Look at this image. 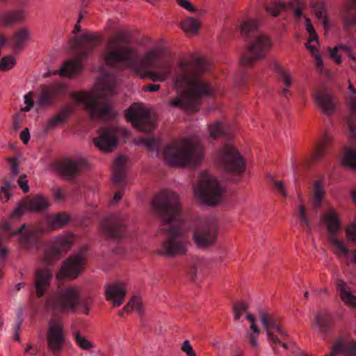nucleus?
Masks as SVG:
<instances>
[{
  "label": "nucleus",
  "instance_id": "774afa93",
  "mask_svg": "<svg viewBox=\"0 0 356 356\" xmlns=\"http://www.w3.org/2000/svg\"><path fill=\"white\" fill-rule=\"evenodd\" d=\"M255 334L254 333H248L246 337L251 346L256 348L259 346V342Z\"/></svg>",
  "mask_w": 356,
  "mask_h": 356
},
{
  "label": "nucleus",
  "instance_id": "6ab92c4d",
  "mask_svg": "<svg viewBox=\"0 0 356 356\" xmlns=\"http://www.w3.org/2000/svg\"><path fill=\"white\" fill-rule=\"evenodd\" d=\"M331 142L332 137L328 134V133L326 132L323 138L318 141L314 146L310 155V158L302 161L301 165H308L312 163H316L322 161L326 154L328 152ZM299 165H300V163L292 161V168L294 171L298 170Z\"/></svg>",
  "mask_w": 356,
  "mask_h": 356
},
{
  "label": "nucleus",
  "instance_id": "bb28decb",
  "mask_svg": "<svg viewBox=\"0 0 356 356\" xmlns=\"http://www.w3.org/2000/svg\"><path fill=\"white\" fill-rule=\"evenodd\" d=\"M294 3H291L287 5L286 3L281 2L278 0H272L270 4L266 6V11L272 15L273 16H278L281 10H286L289 6H293L294 3H296L297 7L293 8V13L297 17H300L302 15V1L301 0H294Z\"/></svg>",
  "mask_w": 356,
  "mask_h": 356
},
{
  "label": "nucleus",
  "instance_id": "a878e982",
  "mask_svg": "<svg viewBox=\"0 0 356 356\" xmlns=\"http://www.w3.org/2000/svg\"><path fill=\"white\" fill-rule=\"evenodd\" d=\"M127 291L122 283L115 282L105 286V295L108 300L111 301L115 306L122 304Z\"/></svg>",
  "mask_w": 356,
  "mask_h": 356
},
{
  "label": "nucleus",
  "instance_id": "49530a36",
  "mask_svg": "<svg viewBox=\"0 0 356 356\" xmlns=\"http://www.w3.org/2000/svg\"><path fill=\"white\" fill-rule=\"evenodd\" d=\"M132 309H136L140 314L143 313L142 303L138 297L131 298L123 308V311L127 313L130 312Z\"/></svg>",
  "mask_w": 356,
  "mask_h": 356
},
{
  "label": "nucleus",
  "instance_id": "6e6d98bb",
  "mask_svg": "<svg viewBox=\"0 0 356 356\" xmlns=\"http://www.w3.org/2000/svg\"><path fill=\"white\" fill-rule=\"evenodd\" d=\"M348 136L352 139H356V121L350 118L346 121Z\"/></svg>",
  "mask_w": 356,
  "mask_h": 356
},
{
  "label": "nucleus",
  "instance_id": "a19ab883",
  "mask_svg": "<svg viewBox=\"0 0 356 356\" xmlns=\"http://www.w3.org/2000/svg\"><path fill=\"white\" fill-rule=\"evenodd\" d=\"M181 28L187 33H195L200 28V23L193 17H189L181 24Z\"/></svg>",
  "mask_w": 356,
  "mask_h": 356
},
{
  "label": "nucleus",
  "instance_id": "f257e3e1",
  "mask_svg": "<svg viewBox=\"0 0 356 356\" xmlns=\"http://www.w3.org/2000/svg\"><path fill=\"white\" fill-rule=\"evenodd\" d=\"M152 207L161 220V231L165 234L158 254L174 257L186 254L191 245V222L181 216L179 195L170 190H162L154 195Z\"/></svg>",
  "mask_w": 356,
  "mask_h": 356
},
{
  "label": "nucleus",
  "instance_id": "5701e85b",
  "mask_svg": "<svg viewBox=\"0 0 356 356\" xmlns=\"http://www.w3.org/2000/svg\"><path fill=\"white\" fill-rule=\"evenodd\" d=\"M53 278L52 270L49 268H38L35 272L34 286L38 298L45 295Z\"/></svg>",
  "mask_w": 356,
  "mask_h": 356
},
{
  "label": "nucleus",
  "instance_id": "9b49d317",
  "mask_svg": "<svg viewBox=\"0 0 356 356\" xmlns=\"http://www.w3.org/2000/svg\"><path fill=\"white\" fill-rule=\"evenodd\" d=\"M218 156L221 167L225 171L237 175L245 172L246 165L243 156L231 145H225L218 152Z\"/></svg>",
  "mask_w": 356,
  "mask_h": 356
},
{
  "label": "nucleus",
  "instance_id": "13d9d810",
  "mask_svg": "<svg viewBox=\"0 0 356 356\" xmlns=\"http://www.w3.org/2000/svg\"><path fill=\"white\" fill-rule=\"evenodd\" d=\"M6 161L10 163V172L12 175L15 177L18 175L19 169L17 158L8 157L6 158Z\"/></svg>",
  "mask_w": 356,
  "mask_h": 356
},
{
  "label": "nucleus",
  "instance_id": "7ed1b4c3",
  "mask_svg": "<svg viewBox=\"0 0 356 356\" xmlns=\"http://www.w3.org/2000/svg\"><path fill=\"white\" fill-rule=\"evenodd\" d=\"M207 69V62L203 58L179 63L174 77V88L177 92L172 106L191 112L198 111L203 97L213 95V90L202 79Z\"/></svg>",
  "mask_w": 356,
  "mask_h": 356
},
{
  "label": "nucleus",
  "instance_id": "1a4fd4ad",
  "mask_svg": "<svg viewBox=\"0 0 356 356\" xmlns=\"http://www.w3.org/2000/svg\"><path fill=\"white\" fill-rule=\"evenodd\" d=\"M100 42V38L97 35L83 33L77 40L80 47L78 58L74 60L68 59V79H71L79 74L83 68L81 60L96 47Z\"/></svg>",
  "mask_w": 356,
  "mask_h": 356
},
{
  "label": "nucleus",
  "instance_id": "338daca9",
  "mask_svg": "<svg viewBox=\"0 0 356 356\" xmlns=\"http://www.w3.org/2000/svg\"><path fill=\"white\" fill-rule=\"evenodd\" d=\"M346 233L349 239L356 242V224H353L348 227Z\"/></svg>",
  "mask_w": 356,
  "mask_h": 356
},
{
  "label": "nucleus",
  "instance_id": "4d7b16f0",
  "mask_svg": "<svg viewBox=\"0 0 356 356\" xmlns=\"http://www.w3.org/2000/svg\"><path fill=\"white\" fill-rule=\"evenodd\" d=\"M33 94L32 92H28L24 97V102L26 106L20 109V112H28L34 105V101L33 99Z\"/></svg>",
  "mask_w": 356,
  "mask_h": 356
},
{
  "label": "nucleus",
  "instance_id": "dca6fc26",
  "mask_svg": "<svg viewBox=\"0 0 356 356\" xmlns=\"http://www.w3.org/2000/svg\"><path fill=\"white\" fill-rule=\"evenodd\" d=\"M92 302V298L81 294L77 286L68 285V312L88 314Z\"/></svg>",
  "mask_w": 356,
  "mask_h": 356
},
{
  "label": "nucleus",
  "instance_id": "a18cd8bd",
  "mask_svg": "<svg viewBox=\"0 0 356 356\" xmlns=\"http://www.w3.org/2000/svg\"><path fill=\"white\" fill-rule=\"evenodd\" d=\"M141 143L148 148L149 150L154 152L156 156H159L160 152V143L154 138H147L141 139Z\"/></svg>",
  "mask_w": 356,
  "mask_h": 356
},
{
  "label": "nucleus",
  "instance_id": "393cba45",
  "mask_svg": "<svg viewBox=\"0 0 356 356\" xmlns=\"http://www.w3.org/2000/svg\"><path fill=\"white\" fill-rule=\"evenodd\" d=\"M356 356V341L344 337H338L334 342L332 352L325 356Z\"/></svg>",
  "mask_w": 356,
  "mask_h": 356
},
{
  "label": "nucleus",
  "instance_id": "ea45409f",
  "mask_svg": "<svg viewBox=\"0 0 356 356\" xmlns=\"http://www.w3.org/2000/svg\"><path fill=\"white\" fill-rule=\"evenodd\" d=\"M51 170L64 179H67V158L50 164Z\"/></svg>",
  "mask_w": 356,
  "mask_h": 356
},
{
  "label": "nucleus",
  "instance_id": "e433bc0d",
  "mask_svg": "<svg viewBox=\"0 0 356 356\" xmlns=\"http://www.w3.org/2000/svg\"><path fill=\"white\" fill-rule=\"evenodd\" d=\"M324 195L325 190L323 181L322 180L316 181L313 186L312 200L314 207L316 209H318L321 207Z\"/></svg>",
  "mask_w": 356,
  "mask_h": 356
},
{
  "label": "nucleus",
  "instance_id": "cd10ccee",
  "mask_svg": "<svg viewBox=\"0 0 356 356\" xmlns=\"http://www.w3.org/2000/svg\"><path fill=\"white\" fill-rule=\"evenodd\" d=\"M41 225L42 223L39 224L35 229H29L22 232L23 229L26 227V225L23 224L18 229L11 232L10 236L13 237L21 234V236L19 239V243L23 245H27L29 243L31 239L34 238L38 234H44L47 232V230Z\"/></svg>",
  "mask_w": 356,
  "mask_h": 356
},
{
  "label": "nucleus",
  "instance_id": "7c9ffc66",
  "mask_svg": "<svg viewBox=\"0 0 356 356\" xmlns=\"http://www.w3.org/2000/svg\"><path fill=\"white\" fill-rule=\"evenodd\" d=\"M337 286L340 298L344 303L356 308V296L353 293L347 284L342 280H339Z\"/></svg>",
  "mask_w": 356,
  "mask_h": 356
},
{
  "label": "nucleus",
  "instance_id": "20e7f679",
  "mask_svg": "<svg viewBox=\"0 0 356 356\" xmlns=\"http://www.w3.org/2000/svg\"><path fill=\"white\" fill-rule=\"evenodd\" d=\"M119 78L114 72H106L100 69V79L95 90L92 93L70 92L68 99L84 106L92 120L112 118L115 113L112 109L109 98L117 94L115 88L119 83Z\"/></svg>",
  "mask_w": 356,
  "mask_h": 356
},
{
  "label": "nucleus",
  "instance_id": "f8f14e48",
  "mask_svg": "<svg viewBox=\"0 0 356 356\" xmlns=\"http://www.w3.org/2000/svg\"><path fill=\"white\" fill-rule=\"evenodd\" d=\"M65 342V324L58 316L51 317L48 323L47 344L48 349L54 355L63 350Z\"/></svg>",
  "mask_w": 356,
  "mask_h": 356
},
{
  "label": "nucleus",
  "instance_id": "79ce46f5",
  "mask_svg": "<svg viewBox=\"0 0 356 356\" xmlns=\"http://www.w3.org/2000/svg\"><path fill=\"white\" fill-rule=\"evenodd\" d=\"M274 69L275 72L277 74L279 79L284 82L286 88L289 87L291 83V76L290 73L277 63L274 64Z\"/></svg>",
  "mask_w": 356,
  "mask_h": 356
},
{
  "label": "nucleus",
  "instance_id": "4c0bfd02",
  "mask_svg": "<svg viewBox=\"0 0 356 356\" xmlns=\"http://www.w3.org/2000/svg\"><path fill=\"white\" fill-rule=\"evenodd\" d=\"M30 32L26 28H22L14 34L15 37V49L20 50L23 48L25 42L29 40Z\"/></svg>",
  "mask_w": 356,
  "mask_h": 356
},
{
  "label": "nucleus",
  "instance_id": "aec40b11",
  "mask_svg": "<svg viewBox=\"0 0 356 356\" xmlns=\"http://www.w3.org/2000/svg\"><path fill=\"white\" fill-rule=\"evenodd\" d=\"M66 90L67 85L63 81H55L49 86H42L38 104L42 107L51 106L55 99L65 94Z\"/></svg>",
  "mask_w": 356,
  "mask_h": 356
},
{
  "label": "nucleus",
  "instance_id": "72a5a7b5",
  "mask_svg": "<svg viewBox=\"0 0 356 356\" xmlns=\"http://www.w3.org/2000/svg\"><path fill=\"white\" fill-rule=\"evenodd\" d=\"M332 322V316L326 312L318 313L314 318V324L324 334H327L331 330Z\"/></svg>",
  "mask_w": 356,
  "mask_h": 356
},
{
  "label": "nucleus",
  "instance_id": "09e8293b",
  "mask_svg": "<svg viewBox=\"0 0 356 356\" xmlns=\"http://www.w3.org/2000/svg\"><path fill=\"white\" fill-rule=\"evenodd\" d=\"M296 216L301 226L309 228L310 222L306 214L305 207L303 205H300Z\"/></svg>",
  "mask_w": 356,
  "mask_h": 356
},
{
  "label": "nucleus",
  "instance_id": "b1692460",
  "mask_svg": "<svg viewBox=\"0 0 356 356\" xmlns=\"http://www.w3.org/2000/svg\"><path fill=\"white\" fill-rule=\"evenodd\" d=\"M313 99L317 106L326 115L332 114L337 106L334 97L326 90L322 89L314 92Z\"/></svg>",
  "mask_w": 356,
  "mask_h": 356
},
{
  "label": "nucleus",
  "instance_id": "4be33fe9",
  "mask_svg": "<svg viewBox=\"0 0 356 356\" xmlns=\"http://www.w3.org/2000/svg\"><path fill=\"white\" fill-rule=\"evenodd\" d=\"M87 248L84 246L68 257V280H74L83 272L87 261Z\"/></svg>",
  "mask_w": 356,
  "mask_h": 356
},
{
  "label": "nucleus",
  "instance_id": "f03ea898",
  "mask_svg": "<svg viewBox=\"0 0 356 356\" xmlns=\"http://www.w3.org/2000/svg\"><path fill=\"white\" fill-rule=\"evenodd\" d=\"M131 39L124 33H117L108 40L103 53L105 65L111 68L131 67L142 79L149 78L154 82H164L171 76L172 66L169 61L158 63L160 52H147L141 63L136 59L135 49L129 44Z\"/></svg>",
  "mask_w": 356,
  "mask_h": 356
},
{
  "label": "nucleus",
  "instance_id": "412c9836",
  "mask_svg": "<svg viewBox=\"0 0 356 356\" xmlns=\"http://www.w3.org/2000/svg\"><path fill=\"white\" fill-rule=\"evenodd\" d=\"M125 217L122 214L110 216L101 225L102 232L108 237L118 239L124 236Z\"/></svg>",
  "mask_w": 356,
  "mask_h": 356
},
{
  "label": "nucleus",
  "instance_id": "9d476101",
  "mask_svg": "<svg viewBox=\"0 0 356 356\" xmlns=\"http://www.w3.org/2000/svg\"><path fill=\"white\" fill-rule=\"evenodd\" d=\"M261 324L266 330V335L270 346L275 354H278V346L288 349V345L282 341L279 337H286L287 333L280 327L276 318L271 314L260 311L259 314Z\"/></svg>",
  "mask_w": 356,
  "mask_h": 356
},
{
  "label": "nucleus",
  "instance_id": "39448f33",
  "mask_svg": "<svg viewBox=\"0 0 356 356\" xmlns=\"http://www.w3.org/2000/svg\"><path fill=\"white\" fill-rule=\"evenodd\" d=\"M165 162L170 165L194 166L203 159V147L195 139L184 138L168 145L163 152Z\"/></svg>",
  "mask_w": 356,
  "mask_h": 356
},
{
  "label": "nucleus",
  "instance_id": "f704fd0d",
  "mask_svg": "<svg viewBox=\"0 0 356 356\" xmlns=\"http://www.w3.org/2000/svg\"><path fill=\"white\" fill-rule=\"evenodd\" d=\"M60 247H54L47 250L43 257V262L47 265L51 264L55 260L59 259L61 252L64 251L67 246V238H63L60 242Z\"/></svg>",
  "mask_w": 356,
  "mask_h": 356
},
{
  "label": "nucleus",
  "instance_id": "473e14b6",
  "mask_svg": "<svg viewBox=\"0 0 356 356\" xmlns=\"http://www.w3.org/2000/svg\"><path fill=\"white\" fill-rule=\"evenodd\" d=\"M1 25L8 26L24 21L25 15L22 10L9 11L0 15Z\"/></svg>",
  "mask_w": 356,
  "mask_h": 356
},
{
  "label": "nucleus",
  "instance_id": "680f3d73",
  "mask_svg": "<svg viewBox=\"0 0 356 356\" xmlns=\"http://www.w3.org/2000/svg\"><path fill=\"white\" fill-rule=\"evenodd\" d=\"M181 350L183 352H184L188 356H196L193 347L190 344V342L188 340H186L184 341Z\"/></svg>",
  "mask_w": 356,
  "mask_h": 356
},
{
  "label": "nucleus",
  "instance_id": "864d4df0",
  "mask_svg": "<svg viewBox=\"0 0 356 356\" xmlns=\"http://www.w3.org/2000/svg\"><path fill=\"white\" fill-rule=\"evenodd\" d=\"M53 74H60V76L64 77L67 76V59L63 61L60 69L56 70L55 71L48 70L46 73L43 74V76L44 78H48Z\"/></svg>",
  "mask_w": 356,
  "mask_h": 356
},
{
  "label": "nucleus",
  "instance_id": "0eeeda50",
  "mask_svg": "<svg viewBox=\"0 0 356 356\" xmlns=\"http://www.w3.org/2000/svg\"><path fill=\"white\" fill-rule=\"evenodd\" d=\"M196 197L202 202L213 206L220 202L223 194V188L219 181L211 174L202 172L199 182L194 187Z\"/></svg>",
  "mask_w": 356,
  "mask_h": 356
},
{
  "label": "nucleus",
  "instance_id": "37998d69",
  "mask_svg": "<svg viewBox=\"0 0 356 356\" xmlns=\"http://www.w3.org/2000/svg\"><path fill=\"white\" fill-rule=\"evenodd\" d=\"M209 131L210 136L214 140L220 136H224L225 138H227L225 136L226 134L225 128L222 124L220 122H216L214 124H211L209 127Z\"/></svg>",
  "mask_w": 356,
  "mask_h": 356
},
{
  "label": "nucleus",
  "instance_id": "c9c22d12",
  "mask_svg": "<svg viewBox=\"0 0 356 356\" xmlns=\"http://www.w3.org/2000/svg\"><path fill=\"white\" fill-rule=\"evenodd\" d=\"M51 305L54 309L60 310L67 307V289L61 288V283L58 284V291L52 297Z\"/></svg>",
  "mask_w": 356,
  "mask_h": 356
},
{
  "label": "nucleus",
  "instance_id": "ddd939ff",
  "mask_svg": "<svg viewBox=\"0 0 356 356\" xmlns=\"http://www.w3.org/2000/svg\"><path fill=\"white\" fill-rule=\"evenodd\" d=\"M218 230V227L214 220H202L193 230V241L198 248H207L216 242Z\"/></svg>",
  "mask_w": 356,
  "mask_h": 356
},
{
  "label": "nucleus",
  "instance_id": "bf43d9fd",
  "mask_svg": "<svg viewBox=\"0 0 356 356\" xmlns=\"http://www.w3.org/2000/svg\"><path fill=\"white\" fill-rule=\"evenodd\" d=\"M339 48L343 49L344 50L348 49L345 45L341 44L339 47H335L330 50V57L334 59L337 64H340L341 62V57L338 55Z\"/></svg>",
  "mask_w": 356,
  "mask_h": 356
},
{
  "label": "nucleus",
  "instance_id": "de8ad7c7",
  "mask_svg": "<svg viewBox=\"0 0 356 356\" xmlns=\"http://www.w3.org/2000/svg\"><path fill=\"white\" fill-rule=\"evenodd\" d=\"M16 64V59L11 55L3 56L0 62V70L8 71L13 68Z\"/></svg>",
  "mask_w": 356,
  "mask_h": 356
},
{
  "label": "nucleus",
  "instance_id": "a211bd4d",
  "mask_svg": "<svg viewBox=\"0 0 356 356\" xmlns=\"http://www.w3.org/2000/svg\"><path fill=\"white\" fill-rule=\"evenodd\" d=\"M127 160L123 156H120L116 158L113 166V182L114 184L120 188L117 191L112 200L113 203L119 202L123 195V188L127 184L126 178V165Z\"/></svg>",
  "mask_w": 356,
  "mask_h": 356
},
{
  "label": "nucleus",
  "instance_id": "2eb2a0df",
  "mask_svg": "<svg viewBox=\"0 0 356 356\" xmlns=\"http://www.w3.org/2000/svg\"><path fill=\"white\" fill-rule=\"evenodd\" d=\"M50 204L48 200L42 195H29L19 201L17 207L11 213L10 219L12 220L14 218L19 219L26 211L33 213L43 212L47 210Z\"/></svg>",
  "mask_w": 356,
  "mask_h": 356
},
{
  "label": "nucleus",
  "instance_id": "603ef678",
  "mask_svg": "<svg viewBox=\"0 0 356 356\" xmlns=\"http://www.w3.org/2000/svg\"><path fill=\"white\" fill-rule=\"evenodd\" d=\"M54 200L56 202H63L65 199V190L64 188L55 186L51 189Z\"/></svg>",
  "mask_w": 356,
  "mask_h": 356
},
{
  "label": "nucleus",
  "instance_id": "c756f323",
  "mask_svg": "<svg viewBox=\"0 0 356 356\" xmlns=\"http://www.w3.org/2000/svg\"><path fill=\"white\" fill-rule=\"evenodd\" d=\"M88 168V162L83 158H68V181L79 176Z\"/></svg>",
  "mask_w": 356,
  "mask_h": 356
},
{
  "label": "nucleus",
  "instance_id": "f3484780",
  "mask_svg": "<svg viewBox=\"0 0 356 356\" xmlns=\"http://www.w3.org/2000/svg\"><path fill=\"white\" fill-rule=\"evenodd\" d=\"M118 129L115 127H102L99 136L93 138L95 146L103 152H113L118 143Z\"/></svg>",
  "mask_w": 356,
  "mask_h": 356
},
{
  "label": "nucleus",
  "instance_id": "052dcab7",
  "mask_svg": "<svg viewBox=\"0 0 356 356\" xmlns=\"http://www.w3.org/2000/svg\"><path fill=\"white\" fill-rule=\"evenodd\" d=\"M56 280L62 281L67 277V259L63 261L60 270L56 275Z\"/></svg>",
  "mask_w": 356,
  "mask_h": 356
},
{
  "label": "nucleus",
  "instance_id": "e2e57ef3",
  "mask_svg": "<svg viewBox=\"0 0 356 356\" xmlns=\"http://www.w3.org/2000/svg\"><path fill=\"white\" fill-rule=\"evenodd\" d=\"M177 3L183 8L191 13L196 12V8L188 0H177Z\"/></svg>",
  "mask_w": 356,
  "mask_h": 356
},
{
  "label": "nucleus",
  "instance_id": "c03bdc74",
  "mask_svg": "<svg viewBox=\"0 0 356 356\" xmlns=\"http://www.w3.org/2000/svg\"><path fill=\"white\" fill-rule=\"evenodd\" d=\"M72 334L76 344L83 350H90L94 347L93 344L82 336L79 331H73Z\"/></svg>",
  "mask_w": 356,
  "mask_h": 356
},
{
  "label": "nucleus",
  "instance_id": "5fc2aeb1",
  "mask_svg": "<svg viewBox=\"0 0 356 356\" xmlns=\"http://www.w3.org/2000/svg\"><path fill=\"white\" fill-rule=\"evenodd\" d=\"M314 13L316 18L321 19L325 27L327 26V21L325 15V10L323 4L314 7Z\"/></svg>",
  "mask_w": 356,
  "mask_h": 356
},
{
  "label": "nucleus",
  "instance_id": "423d86ee",
  "mask_svg": "<svg viewBox=\"0 0 356 356\" xmlns=\"http://www.w3.org/2000/svg\"><path fill=\"white\" fill-rule=\"evenodd\" d=\"M257 20L248 19L241 26L243 36L247 40L251 39L246 53L242 56L240 63L243 67H251L255 61L263 59L272 47L269 38L258 31Z\"/></svg>",
  "mask_w": 356,
  "mask_h": 356
},
{
  "label": "nucleus",
  "instance_id": "c85d7f7f",
  "mask_svg": "<svg viewBox=\"0 0 356 356\" xmlns=\"http://www.w3.org/2000/svg\"><path fill=\"white\" fill-rule=\"evenodd\" d=\"M67 121V107H63L57 114L49 118L43 127V132L47 134L49 132L63 126Z\"/></svg>",
  "mask_w": 356,
  "mask_h": 356
},
{
  "label": "nucleus",
  "instance_id": "6e6552de",
  "mask_svg": "<svg viewBox=\"0 0 356 356\" xmlns=\"http://www.w3.org/2000/svg\"><path fill=\"white\" fill-rule=\"evenodd\" d=\"M321 219L327 229L328 240L334 253L339 257H348L350 253L349 249L337 238L341 224L337 211L333 208H330L325 214L321 216Z\"/></svg>",
  "mask_w": 356,
  "mask_h": 356
},
{
  "label": "nucleus",
  "instance_id": "3c124183",
  "mask_svg": "<svg viewBox=\"0 0 356 356\" xmlns=\"http://www.w3.org/2000/svg\"><path fill=\"white\" fill-rule=\"evenodd\" d=\"M248 308V305L247 303L241 302H236L233 305V312L234 314V319L238 320L242 314L246 311Z\"/></svg>",
  "mask_w": 356,
  "mask_h": 356
},
{
  "label": "nucleus",
  "instance_id": "8fccbe9b",
  "mask_svg": "<svg viewBox=\"0 0 356 356\" xmlns=\"http://www.w3.org/2000/svg\"><path fill=\"white\" fill-rule=\"evenodd\" d=\"M13 187V186H12L10 180L3 179V186L0 187V200H3L2 194H4V202H6L7 201H8V200L11 197V193L10 191Z\"/></svg>",
  "mask_w": 356,
  "mask_h": 356
},
{
  "label": "nucleus",
  "instance_id": "2f4dec72",
  "mask_svg": "<svg viewBox=\"0 0 356 356\" xmlns=\"http://www.w3.org/2000/svg\"><path fill=\"white\" fill-rule=\"evenodd\" d=\"M45 219L47 225V229H45L47 232L48 230H56L67 225V213L65 212L47 216Z\"/></svg>",
  "mask_w": 356,
  "mask_h": 356
},
{
  "label": "nucleus",
  "instance_id": "0e129e2a",
  "mask_svg": "<svg viewBox=\"0 0 356 356\" xmlns=\"http://www.w3.org/2000/svg\"><path fill=\"white\" fill-rule=\"evenodd\" d=\"M273 184L276 190L280 193L283 197H286L287 193L285 190V186L284 182L282 181L273 180Z\"/></svg>",
  "mask_w": 356,
  "mask_h": 356
},
{
  "label": "nucleus",
  "instance_id": "69168bd1",
  "mask_svg": "<svg viewBox=\"0 0 356 356\" xmlns=\"http://www.w3.org/2000/svg\"><path fill=\"white\" fill-rule=\"evenodd\" d=\"M23 120L20 118V111L17 113L13 118V129L17 131L22 127Z\"/></svg>",
  "mask_w": 356,
  "mask_h": 356
},
{
  "label": "nucleus",
  "instance_id": "4468645a",
  "mask_svg": "<svg viewBox=\"0 0 356 356\" xmlns=\"http://www.w3.org/2000/svg\"><path fill=\"white\" fill-rule=\"evenodd\" d=\"M127 119L133 126L143 132H150L154 129V120L149 111L139 103L133 104L125 112Z\"/></svg>",
  "mask_w": 356,
  "mask_h": 356
},
{
  "label": "nucleus",
  "instance_id": "58836bf2",
  "mask_svg": "<svg viewBox=\"0 0 356 356\" xmlns=\"http://www.w3.org/2000/svg\"><path fill=\"white\" fill-rule=\"evenodd\" d=\"M343 163L352 168H356V150L355 147H346L343 156Z\"/></svg>",
  "mask_w": 356,
  "mask_h": 356
}]
</instances>
